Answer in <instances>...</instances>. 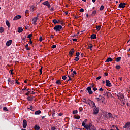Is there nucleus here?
I'll use <instances>...</instances> for the list:
<instances>
[{
	"instance_id": "11",
	"label": "nucleus",
	"mask_w": 130,
	"mask_h": 130,
	"mask_svg": "<svg viewBox=\"0 0 130 130\" xmlns=\"http://www.w3.org/2000/svg\"><path fill=\"white\" fill-rule=\"evenodd\" d=\"M125 5H126V4L125 3H120L119 5V8H120V9L123 8L125 7Z\"/></svg>"
},
{
	"instance_id": "36",
	"label": "nucleus",
	"mask_w": 130,
	"mask_h": 130,
	"mask_svg": "<svg viewBox=\"0 0 130 130\" xmlns=\"http://www.w3.org/2000/svg\"><path fill=\"white\" fill-rule=\"evenodd\" d=\"M116 69L117 70H119V69H120V66H119V65H117V66H116Z\"/></svg>"
},
{
	"instance_id": "52",
	"label": "nucleus",
	"mask_w": 130,
	"mask_h": 130,
	"mask_svg": "<svg viewBox=\"0 0 130 130\" xmlns=\"http://www.w3.org/2000/svg\"><path fill=\"white\" fill-rule=\"evenodd\" d=\"M11 78H9V79H8V83H10V82H11Z\"/></svg>"
},
{
	"instance_id": "48",
	"label": "nucleus",
	"mask_w": 130,
	"mask_h": 130,
	"mask_svg": "<svg viewBox=\"0 0 130 130\" xmlns=\"http://www.w3.org/2000/svg\"><path fill=\"white\" fill-rule=\"evenodd\" d=\"M97 80H100L101 79V76H99L96 78Z\"/></svg>"
},
{
	"instance_id": "54",
	"label": "nucleus",
	"mask_w": 130,
	"mask_h": 130,
	"mask_svg": "<svg viewBox=\"0 0 130 130\" xmlns=\"http://www.w3.org/2000/svg\"><path fill=\"white\" fill-rule=\"evenodd\" d=\"M27 88H24V89H22V91H23V92H25V91H27Z\"/></svg>"
},
{
	"instance_id": "61",
	"label": "nucleus",
	"mask_w": 130,
	"mask_h": 130,
	"mask_svg": "<svg viewBox=\"0 0 130 130\" xmlns=\"http://www.w3.org/2000/svg\"><path fill=\"white\" fill-rule=\"evenodd\" d=\"M25 95H26V96H29V92L26 93H25Z\"/></svg>"
},
{
	"instance_id": "20",
	"label": "nucleus",
	"mask_w": 130,
	"mask_h": 130,
	"mask_svg": "<svg viewBox=\"0 0 130 130\" xmlns=\"http://www.w3.org/2000/svg\"><path fill=\"white\" fill-rule=\"evenodd\" d=\"M121 60V57H119L116 58V61L117 62H119Z\"/></svg>"
},
{
	"instance_id": "59",
	"label": "nucleus",
	"mask_w": 130,
	"mask_h": 130,
	"mask_svg": "<svg viewBox=\"0 0 130 130\" xmlns=\"http://www.w3.org/2000/svg\"><path fill=\"white\" fill-rule=\"evenodd\" d=\"M28 46H29V45L26 44V45H25V48H28Z\"/></svg>"
},
{
	"instance_id": "3",
	"label": "nucleus",
	"mask_w": 130,
	"mask_h": 130,
	"mask_svg": "<svg viewBox=\"0 0 130 130\" xmlns=\"http://www.w3.org/2000/svg\"><path fill=\"white\" fill-rule=\"evenodd\" d=\"M54 29L55 30L56 32H58L62 29V26L61 25H56L54 27Z\"/></svg>"
},
{
	"instance_id": "6",
	"label": "nucleus",
	"mask_w": 130,
	"mask_h": 130,
	"mask_svg": "<svg viewBox=\"0 0 130 130\" xmlns=\"http://www.w3.org/2000/svg\"><path fill=\"white\" fill-rule=\"evenodd\" d=\"M87 91H88L89 94L90 95H91V94H93V91H92V88L91 87L89 86L86 89Z\"/></svg>"
},
{
	"instance_id": "43",
	"label": "nucleus",
	"mask_w": 130,
	"mask_h": 130,
	"mask_svg": "<svg viewBox=\"0 0 130 130\" xmlns=\"http://www.w3.org/2000/svg\"><path fill=\"white\" fill-rule=\"evenodd\" d=\"M79 11H80V12L81 13H83V12H84V9L81 8V9H80Z\"/></svg>"
},
{
	"instance_id": "16",
	"label": "nucleus",
	"mask_w": 130,
	"mask_h": 130,
	"mask_svg": "<svg viewBox=\"0 0 130 130\" xmlns=\"http://www.w3.org/2000/svg\"><path fill=\"white\" fill-rule=\"evenodd\" d=\"M113 60V58H108L106 61L105 62H109L110 61H112Z\"/></svg>"
},
{
	"instance_id": "34",
	"label": "nucleus",
	"mask_w": 130,
	"mask_h": 130,
	"mask_svg": "<svg viewBox=\"0 0 130 130\" xmlns=\"http://www.w3.org/2000/svg\"><path fill=\"white\" fill-rule=\"evenodd\" d=\"M80 118H81V117H80V116L77 115L75 116V119H80Z\"/></svg>"
},
{
	"instance_id": "13",
	"label": "nucleus",
	"mask_w": 130,
	"mask_h": 130,
	"mask_svg": "<svg viewBox=\"0 0 130 130\" xmlns=\"http://www.w3.org/2000/svg\"><path fill=\"white\" fill-rule=\"evenodd\" d=\"M21 18H22V16L17 15L13 18V20L16 21V20H19V19H21Z\"/></svg>"
},
{
	"instance_id": "9",
	"label": "nucleus",
	"mask_w": 130,
	"mask_h": 130,
	"mask_svg": "<svg viewBox=\"0 0 130 130\" xmlns=\"http://www.w3.org/2000/svg\"><path fill=\"white\" fill-rule=\"evenodd\" d=\"M99 112V109L98 108H94L93 109V114H98V113Z\"/></svg>"
},
{
	"instance_id": "50",
	"label": "nucleus",
	"mask_w": 130,
	"mask_h": 130,
	"mask_svg": "<svg viewBox=\"0 0 130 130\" xmlns=\"http://www.w3.org/2000/svg\"><path fill=\"white\" fill-rule=\"evenodd\" d=\"M39 41L41 42L42 41V37H40L39 39Z\"/></svg>"
},
{
	"instance_id": "62",
	"label": "nucleus",
	"mask_w": 130,
	"mask_h": 130,
	"mask_svg": "<svg viewBox=\"0 0 130 130\" xmlns=\"http://www.w3.org/2000/svg\"><path fill=\"white\" fill-rule=\"evenodd\" d=\"M73 41H77V39H73Z\"/></svg>"
},
{
	"instance_id": "64",
	"label": "nucleus",
	"mask_w": 130,
	"mask_h": 130,
	"mask_svg": "<svg viewBox=\"0 0 130 130\" xmlns=\"http://www.w3.org/2000/svg\"><path fill=\"white\" fill-rule=\"evenodd\" d=\"M50 38H53V35H51V36H50Z\"/></svg>"
},
{
	"instance_id": "21",
	"label": "nucleus",
	"mask_w": 130,
	"mask_h": 130,
	"mask_svg": "<svg viewBox=\"0 0 130 130\" xmlns=\"http://www.w3.org/2000/svg\"><path fill=\"white\" fill-rule=\"evenodd\" d=\"M18 33H21V32H23V28L22 27H19L18 29Z\"/></svg>"
},
{
	"instance_id": "10",
	"label": "nucleus",
	"mask_w": 130,
	"mask_h": 130,
	"mask_svg": "<svg viewBox=\"0 0 130 130\" xmlns=\"http://www.w3.org/2000/svg\"><path fill=\"white\" fill-rule=\"evenodd\" d=\"M43 5H44V6H46L48 8H50V4L48 1H45L44 3H43Z\"/></svg>"
},
{
	"instance_id": "47",
	"label": "nucleus",
	"mask_w": 130,
	"mask_h": 130,
	"mask_svg": "<svg viewBox=\"0 0 130 130\" xmlns=\"http://www.w3.org/2000/svg\"><path fill=\"white\" fill-rule=\"evenodd\" d=\"M99 91H100L101 92H103L104 89L102 88H101L99 89Z\"/></svg>"
},
{
	"instance_id": "39",
	"label": "nucleus",
	"mask_w": 130,
	"mask_h": 130,
	"mask_svg": "<svg viewBox=\"0 0 130 130\" xmlns=\"http://www.w3.org/2000/svg\"><path fill=\"white\" fill-rule=\"evenodd\" d=\"M92 14L93 15H96V14H97V11L96 10H94L92 12Z\"/></svg>"
},
{
	"instance_id": "31",
	"label": "nucleus",
	"mask_w": 130,
	"mask_h": 130,
	"mask_svg": "<svg viewBox=\"0 0 130 130\" xmlns=\"http://www.w3.org/2000/svg\"><path fill=\"white\" fill-rule=\"evenodd\" d=\"M103 9H104V6L103 5H102L100 8V11H103Z\"/></svg>"
},
{
	"instance_id": "1",
	"label": "nucleus",
	"mask_w": 130,
	"mask_h": 130,
	"mask_svg": "<svg viewBox=\"0 0 130 130\" xmlns=\"http://www.w3.org/2000/svg\"><path fill=\"white\" fill-rule=\"evenodd\" d=\"M87 119H85L84 121L82 123V126L84 127V128H86V129L87 130H97L96 129V127L93 125V124L91 123H89L88 124H86Z\"/></svg>"
},
{
	"instance_id": "49",
	"label": "nucleus",
	"mask_w": 130,
	"mask_h": 130,
	"mask_svg": "<svg viewBox=\"0 0 130 130\" xmlns=\"http://www.w3.org/2000/svg\"><path fill=\"white\" fill-rule=\"evenodd\" d=\"M40 72L41 73V74H42V67H41L40 69Z\"/></svg>"
},
{
	"instance_id": "15",
	"label": "nucleus",
	"mask_w": 130,
	"mask_h": 130,
	"mask_svg": "<svg viewBox=\"0 0 130 130\" xmlns=\"http://www.w3.org/2000/svg\"><path fill=\"white\" fill-rule=\"evenodd\" d=\"M88 102H89V103L91 104L92 107L96 108V105L95 104V103L94 102H92V101H91V100H89Z\"/></svg>"
},
{
	"instance_id": "27",
	"label": "nucleus",
	"mask_w": 130,
	"mask_h": 130,
	"mask_svg": "<svg viewBox=\"0 0 130 130\" xmlns=\"http://www.w3.org/2000/svg\"><path fill=\"white\" fill-rule=\"evenodd\" d=\"M25 15H26V17L28 16V14H29V10H26L25 11Z\"/></svg>"
},
{
	"instance_id": "42",
	"label": "nucleus",
	"mask_w": 130,
	"mask_h": 130,
	"mask_svg": "<svg viewBox=\"0 0 130 130\" xmlns=\"http://www.w3.org/2000/svg\"><path fill=\"white\" fill-rule=\"evenodd\" d=\"M62 80H66L67 79V76H63L62 77Z\"/></svg>"
},
{
	"instance_id": "5",
	"label": "nucleus",
	"mask_w": 130,
	"mask_h": 130,
	"mask_svg": "<svg viewBox=\"0 0 130 130\" xmlns=\"http://www.w3.org/2000/svg\"><path fill=\"white\" fill-rule=\"evenodd\" d=\"M38 15H39V14H38L37 17L32 19V24H33V25H36V22H37V20H38Z\"/></svg>"
},
{
	"instance_id": "35",
	"label": "nucleus",
	"mask_w": 130,
	"mask_h": 130,
	"mask_svg": "<svg viewBox=\"0 0 130 130\" xmlns=\"http://www.w3.org/2000/svg\"><path fill=\"white\" fill-rule=\"evenodd\" d=\"M73 114H77L78 113V111L77 110H74L73 111Z\"/></svg>"
},
{
	"instance_id": "63",
	"label": "nucleus",
	"mask_w": 130,
	"mask_h": 130,
	"mask_svg": "<svg viewBox=\"0 0 130 130\" xmlns=\"http://www.w3.org/2000/svg\"><path fill=\"white\" fill-rule=\"evenodd\" d=\"M69 14V12L68 11L65 12V14L68 15Z\"/></svg>"
},
{
	"instance_id": "33",
	"label": "nucleus",
	"mask_w": 130,
	"mask_h": 130,
	"mask_svg": "<svg viewBox=\"0 0 130 130\" xmlns=\"http://www.w3.org/2000/svg\"><path fill=\"white\" fill-rule=\"evenodd\" d=\"M35 128H36L37 130H39L40 129V127L39 126L36 125L35 126Z\"/></svg>"
},
{
	"instance_id": "23",
	"label": "nucleus",
	"mask_w": 130,
	"mask_h": 130,
	"mask_svg": "<svg viewBox=\"0 0 130 130\" xmlns=\"http://www.w3.org/2000/svg\"><path fill=\"white\" fill-rule=\"evenodd\" d=\"M118 99H119V100H122V99H123L124 97H123V95H118Z\"/></svg>"
},
{
	"instance_id": "24",
	"label": "nucleus",
	"mask_w": 130,
	"mask_h": 130,
	"mask_svg": "<svg viewBox=\"0 0 130 130\" xmlns=\"http://www.w3.org/2000/svg\"><path fill=\"white\" fill-rule=\"evenodd\" d=\"M91 39H96V35L93 34L91 36Z\"/></svg>"
},
{
	"instance_id": "57",
	"label": "nucleus",
	"mask_w": 130,
	"mask_h": 130,
	"mask_svg": "<svg viewBox=\"0 0 130 130\" xmlns=\"http://www.w3.org/2000/svg\"><path fill=\"white\" fill-rule=\"evenodd\" d=\"M16 84H18V85H19V84H20V82H18V80H16Z\"/></svg>"
},
{
	"instance_id": "29",
	"label": "nucleus",
	"mask_w": 130,
	"mask_h": 130,
	"mask_svg": "<svg viewBox=\"0 0 130 130\" xmlns=\"http://www.w3.org/2000/svg\"><path fill=\"white\" fill-rule=\"evenodd\" d=\"M27 100H28V101H32V100H33V99L31 97L28 96L27 98Z\"/></svg>"
},
{
	"instance_id": "41",
	"label": "nucleus",
	"mask_w": 130,
	"mask_h": 130,
	"mask_svg": "<svg viewBox=\"0 0 130 130\" xmlns=\"http://www.w3.org/2000/svg\"><path fill=\"white\" fill-rule=\"evenodd\" d=\"M74 75H77V72H76V71H73V74H72V76H74Z\"/></svg>"
},
{
	"instance_id": "46",
	"label": "nucleus",
	"mask_w": 130,
	"mask_h": 130,
	"mask_svg": "<svg viewBox=\"0 0 130 130\" xmlns=\"http://www.w3.org/2000/svg\"><path fill=\"white\" fill-rule=\"evenodd\" d=\"M76 56L78 57V56H80V52H77L76 53Z\"/></svg>"
},
{
	"instance_id": "17",
	"label": "nucleus",
	"mask_w": 130,
	"mask_h": 130,
	"mask_svg": "<svg viewBox=\"0 0 130 130\" xmlns=\"http://www.w3.org/2000/svg\"><path fill=\"white\" fill-rule=\"evenodd\" d=\"M6 24L7 26L8 27V28H10V27H11V24H10V22H9L8 20L6 21Z\"/></svg>"
},
{
	"instance_id": "12",
	"label": "nucleus",
	"mask_w": 130,
	"mask_h": 130,
	"mask_svg": "<svg viewBox=\"0 0 130 130\" xmlns=\"http://www.w3.org/2000/svg\"><path fill=\"white\" fill-rule=\"evenodd\" d=\"M106 86L107 87H111V83H110L109 80H106Z\"/></svg>"
},
{
	"instance_id": "22",
	"label": "nucleus",
	"mask_w": 130,
	"mask_h": 130,
	"mask_svg": "<svg viewBox=\"0 0 130 130\" xmlns=\"http://www.w3.org/2000/svg\"><path fill=\"white\" fill-rule=\"evenodd\" d=\"M74 49H72L69 52V54L70 55H73L74 54Z\"/></svg>"
},
{
	"instance_id": "18",
	"label": "nucleus",
	"mask_w": 130,
	"mask_h": 130,
	"mask_svg": "<svg viewBox=\"0 0 130 130\" xmlns=\"http://www.w3.org/2000/svg\"><path fill=\"white\" fill-rule=\"evenodd\" d=\"M56 85H58V86H60V85H61V82L60 80H58L56 81Z\"/></svg>"
},
{
	"instance_id": "56",
	"label": "nucleus",
	"mask_w": 130,
	"mask_h": 130,
	"mask_svg": "<svg viewBox=\"0 0 130 130\" xmlns=\"http://www.w3.org/2000/svg\"><path fill=\"white\" fill-rule=\"evenodd\" d=\"M13 71H14V70H13V69L10 70V72H11L12 75H13L14 74V73H13Z\"/></svg>"
},
{
	"instance_id": "53",
	"label": "nucleus",
	"mask_w": 130,
	"mask_h": 130,
	"mask_svg": "<svg viewBox=\"0 0 130 130\" xmlns=\"http://www.w3.org/2000/svg\"><path fill=\"white\" fill-rule=\"evenodd\" d=\"M33 109V107L32 106H30V108H28V109H30V110H32Z\"/></svg>"
},
{
	"instance_id": "28",
	"label": "nucleus",
	"mask_w": 130,
	"mask_h": 130,
	"mask_svg": "<svg viewBox=\"0 0 130 130\" xmlns=\"http://www.w3.org/2000/svg\"><path fill=\"white\" fill-rule=\"evenodd\" d=\"M96 28L98 31H99L101 29V26H96Z\"/></svg>"
},
{
	"instance_id": "37",
	"label": "nucleus",
	"mask_w": 130,
	"mask_h": 130,
	"mask_svg": "<svg viewBox=\"0 0 130 130\" xmlns=\"http://www.w3.org/2000/svg\"><path fill=\"white\" fill-rule=\"evenodd\" d=\"M68 78H69V79L67 80L68 81V82H69V81H72V78H71L70 77V76H68Z\"/></svg>"
},
{
	"instance_id": "60",
	"label": "nucleus",
	"mask_w": 130,
	"mask_h": 130,
	"mask_svg": "<svg viewBox=\"0 0 130 130\" xmlns=\"http://www.w3.org/2000/svg\"><path fill=\"white\" fill-rule=\"evenodd\" d=\"M55 129H56L55 127H52V130H55Z\"/></svg>"
},
{
	"instance_id": "2",
	"label": "nucleus",
	"mask_w": 130,
	"mask_h": 130,
	"mask_svg": "<svg viewBox=\"0 0 130 130\" xmlns=\"http://www.w3.org/2000/svg\"><path fill=\"white\" fill-rule=\"evenodd\" d=\"M96 100L98 101H100L102 103H104V101H105V98L104 96L99 95V98H96Z\"/></svg>"
},
{
	"instance_id": "55",
	"label": "nucleus",
	"mask_w": 130,
	"mask_h": 130,
	"mask_svg": "<svg viewBox=\"0 0 130 130\" xmlns=\"http://www.w3.org/2000/svg\"><path fill=\"white\" fill-rule=\"evenodd\" d=\"M30 9H31V10H32L33 11H34V6H31V8H30Z\"/></svg>"
},
{
	"instance_id": "7",
	"label": "nucleus",
	"mask_w": 130,
	"mask_h": 130,
	"mask_svg": "<svg viewBox=\"0 0 130 130\" xmlns=\"http://www.w3.org/2000/svg\"><path fill=\"white\" fill-rule=\"evenodd\" d=\"M124 128H127L128 129H130V122L126 123L125 125L123 126Z\"/></svg>"
},
{
	"instance_id": "32",
	"label": "nucleus",
	"mask_w": 130,
	"mask_h": 130,
	"mask_svg": "<svg viewBox=\"0 0 130 130\" xmlns=\"http://www.w3.org/2000/svg\"><path fill=\"white\" fill-rule=\"evenodd\" d=\"M3 110H4V111H9V109H8V108L6 107L3 108Z\"/></svg>"
},
{
	"instance_id": "44",
	"label": "nucleus",
	"mask_w": 130,
	"mask_h": 130,
	"mask_svg": "<svg viewBox=\"0 0 130 130\" xmlns=\"http://www.w3.org/2000/svg\"><path fill=\"white\" fill-rule=\"evenodd\" d=\"M31 37H32V34H29L27 36V38H31Z\"/></svg>"
},
{
	"instance_id": "30",
	"label": "nucleus",
	"mask_w": 130,
	"mask_h": 130,
	"mask_svg": "<svg viewBox=\"0 0 130 130\" xmlns=\"http://www.w3.org/2000/svg\"><path fill=\"white\" fill-rule=\"evenodd\" d=\"M4 32V28L3 27H0V33H3Z\"/></svg>"
},
{
	"instance_id": "40",
	"label": "nucleus",
	"mask_w": 130,
	"mask_h": 130,
	"mask_svg": "<svg viewBox=\"0 0 130 130\" xmlns=\"http://www.w3.org/2000/svg\"><path fill=\"white\" fill-rule=\"evenodd\" d=\"M74 60H75V61H78L79 60V57H75Z\"/></svg>"
},
{
	"instance_id": "58",
	"label": "nucleus",
	"mask_w": 130,
	"mask_h": 130,
	"mask_svg": "<svg viewBox=\"0 0 130 130\" xmlns=\"http://www.w3.org/2000/svg\"><path fill=\"white\" fill-rule=\"evenodd\" d=\"M104 75L105 76H108V73L106 72L104 73Z\"/></svg>"
},
{
	"instance_id": "25",
	"label": "nucleus",
	"mask_w": 130,
	"mask_h": 130,
	"mask_svg": "<svg viewBox=\"0 0 130 130\" xmlns=\"http://www.w3.org/2000/svg\"><path fill=\"white\" fill-rule=\"evenodd\" d=\"M93 47V45L91 44H90L88 45V48L90 49V50H92V48Z\"/></svg>"
},
{
	"instance_id": "38",
	"label": "nucleus",
	"mask_w": 130,
	"mask_h": 130,
	"mask_svg": "<svg viewBox=\"0 0 130 130\" xmlns=\"http://www.w3.org/2000/svg\"><path fill=\"white\" fill-rule=\"evenodd\" d=\"M10 83L11 85H14V84H15V81L14 80H11V81H10Z\"/></svg>"
},
{
	"instance_id": "14",
	"label": "nucleus",
	"mask_w": 130,
	"mask_h": 130,
	"mask_svg": "<svg viewBox=\"0 0 130 130\" xmlns=\"http://www.w3.org/2000/svg\"><path fill=\"white\" fill-rule=\"evenodd\" d=\"M13 42V41L12 40H9L6 42V46H10L11 44H12V43Z\"/></svg>"
},
{
	"instance_id": "51",
	"label": "nucleus",
	"mask_w": 130,
	"mask_h": 130,
	"mask_svg": "<svg viewBox=\"0 0 130 130\" xmlns=\"http://www.w3.org/2000/svg\"><path fill=\"white\" fill-rule=\"evenodd\" d=\"M93 90L95 92V91H97V88L94 87V88H93Z\"/></svg>"
},
{
	"instance_id": "26",
	"label": "nucleus",
	"mask_w": 130,
	"mask_h": 130,
	"mask_svg": "<svg viewBox=\"0 0 130 130\" xmlns=\"http://www.w3.org/2000/svg\"><path fill=\"white\" fill-rule=\"evenodd\" d=\"M53 23H54V24H58V22L57 21V20H56V19H54L52 20Z\"/></svg>"
},
{
	"instance_id": "4",
	"label": "nucleus",
	"mask_w": 130,
	"mask_h": 130,
	"mask_svg": "<svg viewBox=\"0 0 130 130\" xmlns=\"http://www.w3.org/2000/svg\"><path fill=\"white\" fill-rule=\"evenodd\" d=\"M106 116H107V118H109V119H114V117L113 116V115L110 113H109L108 114H107L106 115Z\"/></svg>"
},
{
	"instance_id": "45",
	"label": "nucleus",
	"mask_w": 130,
	"mask_h": 130,
	"mask_svg": "<svg viewBox=\"0 0 130 130\" xmlns=\"http://www.w3.org/2000/svg\"><path fill=\"white\" fill-rule=\"evenodd\" d=\"M52 48H56V45H53L52 46Z\"/></svg>"
},
{
	"instance_id": "19",
	"label": "nucleus",
	"mask_w": 130,
	"mask_h": 130,
	"mask_svg": "<svg viewBox=\"0 0 130 130\" xmlns=\"http://www.w3.org/2000/svg\"><path fill=\"white\" fill-rule=\"evenodd\" d=\"M40 113H41V111H40V110L36 111L35 112V114L36 115H38V114H40Z\"/></svg>"
},
{
	"instance_id": "8",
	"label": "nucleus",
	"mask_w": 130,
	"mask_h": 130,
	"mask_svg": "<svg viewBox=\"0 0 130 130\" xmlns=\"http://www.w3.org/2000/svg\"><path fill=\"white\" fill-rule=\"evenodd\" d=\"M23 127L26 128L27 127V121L25 119L23 120L22 123Z\"/></svg>"
}]
</instances>
